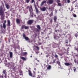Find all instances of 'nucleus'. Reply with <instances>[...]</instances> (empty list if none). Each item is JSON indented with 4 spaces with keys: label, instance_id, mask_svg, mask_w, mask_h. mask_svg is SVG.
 I'll return each mask as SVG.
<instances>
[{
    "label": "nucleus",
    "instance_id": "53",
    "mask_svg": "<svg viewBox=\"0 0 78 78\" xmlns=\"http://www.w3.org/2000/svg\"><path fill=\"white\" fill-rule=\"evenodd\" d=\"M4 11H5V9H4Z\"/></svg>",
    "mask_w": 78,
    "mask_h": 78
},
{
    "label": "nucleus",
    "instance_id": "14",
    "mask_svg": "<svg viewBox=\"0 0 78 78\" xmlns=\"http://www.w3.org/2000/svg\"><path fill=\"white\" fill-rule=\"evenodd\" d=\"M10 58H12V52H9Z\"/></svg>",
    "mask_w": 78,
    "mask_h": 78
},
{
    "label": "nucleus",
    "instance_id": "51",
    "mask_svg": "<svg viewBox=\"0 0 78 78\" xmlns=\"http://www.w3.org/2000/svg\"><path fill=\"white\" fill-rule=\"evenodd\" d=\"M47 62H48V59H47Z\"/></svg>",
    "mask_w": 78,
    "mask_h": 78
},
{
    "label": "nucleus",
    "instance_id": "37",
    "mask_svg": "<svg viewBox=\"0 0 78 78\" xmlns=\"http://www.w3.org/2000/svg\"><path fill=\"white\" fill-rule=\"evenodd\" d=\"M75 36L76 37H77V36H78V34H75Z\"/></svg>",
    "mask_w": 78,
    "mask_h": 78
},
{
    "label": "nucleus",
    "instance_id": "40",
    "mask_svg": "<svg viewBox=\"0 0 78 78\" xmlns=\"http://www.w3.org/2000/svg\"><path fill=\"white\" fill-rule=\"evenodd\" d=\"M20 63H21V64H23V61H22V60H21L20 61Z\"/></svg>",
    "mask_w": 78,
    "mask_h": 78
},
{
    "label": "nucleus",
    "instance_id": "3",
    "mask_svg": "<svg viewBox=\"0 0 78 78\" xmlns=\"http://www.w3.org/2000/svg\"><path fill=\"white\" fill-rule=\"evenodd\" d=\"M29 11L30 13V16L31 17H33V8H32L31 6H30V7L29 8Z\"/></svg>",
    "mask_w": 78,
    "mask_h": 78
},
{
    "label": "nucleus",
    "instance_id": "48",
    "mask_svg": "<svg viewBox=\"0 0 78 78\" xmlns=\"http://www.w3.org/2000/svg\"><path fill=\"white\" fill-rule=\"evenodd\" d=\"M75 50H77V51H78V48L76 49Z\"/></svg>",
    "mask_w": 78,
    "mask_h": 78
},
{
    "label": "nucleus",
    "instance_id": "22",
    "mask_svg": "<svg viewBox=\"0 0 78 78\" xmlns=\"http://www.w3.org/2000/svg\"><path fill=\"white\" fill-rule=\"evenodd\" d=\"M37 28L38 29H39V30H40V29H41V27H40V26L39 25H37Z\"/></svg>",
    "mask_w": 78,
    "mask_h": 78
},
{
    "label": "nucleus",
    "instance_id": "5",
    "mask_svg": "<svg viewBox=\"0 0 78 78\" xmlns=\"http://www.w3.org/2000/svg\"><path fill=\"white\" fill-rule=\"evenodd\" d=\"M35 48H37L38 51H36V49H34V51H35L37 55H38V53H39V48L38 46H36L35 47Z\"/></svg>",
    "mask_w": 78,
    "mask_h": 78
},
{
    "label": "nucleus",
    "instance_id": "33",
    "mask_svg": "<svg viewBox=\"0 0 78 78\" xmlns=\"http://www.w3.org/2000/svg\"><path fill=\"white\" fill-rule=\"evenodd\" d=\"M23 55H27V52H23Z\"/></svg>",
    "mask_w": 78,
    "mask_h": 78
},
{
    "label": "nucleus",
    "instance_id": "10",
    "mask_svg": "<svg viewBox=\"0 0 78 78\" xmlns=\"http://www.w3.org/2000/svg\"><path fill=\"white\" fill-rule=\"evenodd\" d=\"M65 65L66 66H71L72 65V63H69L65 62L64 63Z\"/></svg>",
    "mask_w": 78,
    "mask_h": 78
},
{
    "label": "nucleus",
    "instance_id": "60",
    "mask_svg": "<svg viewBox=\"0 0 78 78\" xmlns=\"http://www.w3.org/2000/svg\"><path fill=\"white\" fill-rule=\"evenodd\" d=\"M69 9H70V8H69Z\"/></svg>",
    "mask_w": 78,
    "mask_h": 78
},
{
    "label": "nucleus",
    "instance_id": "6",
    "mask_svg": "<svg viewBox=\"0 0 78 78\" xmlns=\"http://www.w3.org/2000/svg\"><path fill=\"white\" fill-rule=\"evenodd\" d=\"M28 71L29 72V75L30 76H31V77H36V76H35V75H32V73H31V71L30 70H28Z\"/></svg>",
    "mask_w": 78,
    "mask_h": 78
},
{
    "label": "nucleus",
    "instance_id": "31",
    "mask_svg": "<svg viewBox=\"0 0 78 78\" xmlns=\"http://www.w3.org/2000/svg\"><path fill=\"white\" fill-rule=\"evenodd\" d=\"M25 29H28V28H29V27H28V26H25Z\"/></svg>",
    "mask_w": 78,
    "mask_h": 78
},
{
    "label": "nucleus",
    "instance_id": "43",
    "mask_svg": "<svg viewBox=\"0 0 78 78\" xmlns=\"http://www.w3.org/2000/svg\"><path fill=\"white\" fill-rule=\"evenodd\" d=\"M67 2L68 3H70V0H68Z\"/></svg>",
    "mask_w": 78,
    "mask_h": 78
},
{
    "label": "nucleus",
    "instance_id": "64",
    "mask_svg": "<svg viewBox=\"0 0 78 78\" xmlns=\"http://www.w3.org/2000/svg\"><path fill=\"white\" fill-rule=\"evenodd\" d=\"M34 16H36V15H34Z\"/></svg>",
    "mask_w": 78,
    "mask_h": 78
},
{
    "label": "nucleus",
    "instance_id": "61",
    "mask_svg": "<svg viewBox=\"0 0 78 78\" xmlns=\"http://www.w3.org/2000/svg\"><path fill=\"white\" fill-rule=\"evenodd\" d=\"M47 49H48V48H47Z\"/></svg>",
    "mask_w": 78,
    "mask_h": 78
},
{
    "label": "nucleus",
    "instance_id": "27",
    "mask_svg": "<svg viewBox=\"0 0 78 78\" xmlns=\"http://www.w3.org/2000/svg\"><path fill=\"white\" fill-rule=\"evenodd\" d=\"M76 69V68H75V67H73V70L74 72H75Z\"/></svg>",
    "mask_w": 78,
    "mask_h": 78
},
{
    "label": "nucleus",
    "instance_id": "23",
    "mask_svg": "<svg viewBox=\"0 0 78 78\" xmlns=\"http://www.w3.org/2000/svg\"><path fill=\"white\" fill-rule=\"evenodd\" d=\"M5 6L7 9H9V5L8 4H6Z\"/></svg>",
    "mask_w": 78,
    "mask_h": 78
},
{
    "label": "nucleus",
    "instance_id": "2",
    "mask_svg": "<svg viewBox=\"0 0 78 78\" xmlns=\"http://www.w3.org/2000/svg\"><path fill=\"white\" fill-rule=\"evenodd\" d=\"M13 65H14V63H13V62H8L5 65V66L6 67H9V69L10 68H11V67H12Z\"/></svg>",
    "mask_w": 78,
    "mask_h": 78
},
{
    "label": "nucleus",
    "instance_id": "28",
    "mask_svg": "<svg viewBox=\"0 0 78 78\" xmlns=\"http://www.w3.org/2000/svg\"><path fill=\"white\" fill-rule=\"evenodd\" d=\"M58 6H62V5L61 3H58Z\"/></svg>",
    "mask_w": 78,
    "mask_h": 78
},
{
    "label": "nucleus",
    "instance_id": "58",
    "mask_svg": "<svg viewBox=\"0 0 78 78\" xmlns=\"http://www.w3.org/2000/svg\"><path fill=\"white\" fill-rule=\"evenodd\" d=\"M5 13H7V12H5Z\"/></svg>",
    "mask_w": 78,
    "mask_h": 78
},
{
    "label": "nucleus",
    "instance_id": "11",
    "mask_svg": "<svg viewBox=\"0 0 78 78\" xmlns=\"http://www.w3.org/2000/svg\"><path fill=\"white\" fill-rule=\"evenodd\" d=\"M7 25L9 27H10V26H11V23H10V20H7Z\"/></svg>",
    "mask_w": 78,
    "mask_h": 78
},
{
    "label": "nucleus",
    "instance_id": "55",
    "mask_svg": "<svg viewBox=\"0 0 78 78\" xmlns=\"http://www.w3.org/2000/svg\"><path fill=\"white\" fill-rule=\"evenodd\" d=\"M9 42H10V40H9Z\"/></svg>",
    "mask_w": 78,
    "mask_h": 78
},
{
    "label": "nucleus",
    "instance_id": "39",
    "mask_svg": "<svg viewBox=\"0 0 78 78\" xmlns=\"http://www.w3.org/2000/svg\"><path fill=\"white\" fill-rule=\"evenodd\" d=\"M73 10V8L72 7L71 9L70 10L71 11H72Z\"/></svg>",
    "mask_w": 78,
    "mask_h": 78
},
{
    "label": "nucleus",
    "instance_id": "50",
    "mask_svg": "<svg viewBox=\"0 0 78 78\" xmlns=\"http://www.w3.org/2000/svg\"><path fill=\"white\" fill-rule=\"evenodd\" d=\"M39 45H41V43H39Z\"/></svg>",
    "mask_w": 78,
    "mask_h": 78
},
{
    "label": "nucleus",
    "instance_id": "57",
    "mask_svg": "<svg viewBox=\"0 0 78 78\" xmlns=\"http://www.w3.org/2000/svg\"><path fill=\"white\" fill-rule=\"evenodd\" d=\"M71 41V40H69V42H70Z\"/></svg>",
    "mask_w": 78,
    "mask_h": 78
},
{
    "label": "nucleus",
    "instance_id": "25",
    "mask_svg": "<svg viewBox=\"0 0 78 78\" xmlns=\"http://www.w3.org/2000/svg\"><path fill=\"white\" fill-rule=\"evenodd\" d=\"M74 62H75L76 63H77L78 64V60L77 61H76V59H75L74 60Z\"/></svg>",
    "mask_w": 78,
    "mask_h": 78
},
{
    "label": "nucleus",
    "instance_id": "13",
    "mask_svg": "<svg viewBox=\"0 0 78 78\" xmlns=\"http://www.w3.org/2000/svg\"><path fill=\"white\" fill-rule=\"evenodd\" d=\"M35 9L36 10V12H37V13H39V12H40V11H39L38 9L36 7H35Z\"/></svg>",
    "mask_w": 78,
    "mask_h": 78
},
{
    "label": "nucleus",
    "instance_id": "34",
    "mask_svg": "<svg viewBox=\"0 0 78 78\" xmlns=\"http://www.w3.org/2000/svg\"><path fill=\"white\" fill-rule=\"evenodd\" d=\"M53 16V12H51V14L50 15V17H51Z\"/></svg>",
    "mask_w": 78,
    "mask_h": 78
},
{
    "label": "nucleus",
    "instance_id": "45",
    "mask_svg": "<svg viewBox=\"0 0 78 78\" xmlns=\"http://www.w3.org/2000/svg\"><path fill=\"white\" fill-rule=\"evenodd\" d=\"M52 19H51L50 20V22H51V23H52Z\"/></svg>",
    "mask_w": 78,
    "mask_h": 78
},
{
    "label": "nucleus",
    "instance_id": "21",
    "mask_svg": "<svg viewBox=\"0 0 78 78\" xmlns=\"http://www.w3.org/2000/svg\"><path fill=\"white\" fill-rule=\"evenodd\" d=\"M51 69V66H49L48 67H47L48 70H50Z\"/></svg>",
    "mask_w": 78,
    "mask_h": 78
},
{
    "label": "nucleus",
    "instance_id": "36",
    "mask_svg": "<svg viewBox=\"0 0 78 78\" xmlns=\"http://www.w3.org/2000/svg\"><path fill=\"white\" fill-rule=\"evenodd\" d=\"M34 2H35L34 0H31V3H34Z\"/></svg>",
    "mask_w": 78,
    "mask_h": 78
},
{
    "label": "nucleus",
    "instance_id": "35",
    "mask_svg": "<svg viewBox=\"0 0 78 78\" xmlns=\"http://www.w3.org/2000/svg\"><path fill=\"white\" fill-rule=\"evenodd\" d=\"M57 2L58 3H59L60 2V0H57Z\"/></svg>",
    "mask_w": 78,
    "mask_h": 78
},
{
    "label": "nucleus",
    "instance_id": "63",
    "mask_svg": "<svg viewBox=\"0 0 78 78\" xmlns=\"http://www.w3.org/2000/svg\"><path fill=\"white\" fill-rule=\"evenodd\" d=\"M20 20V21H22V20Z\"/></svg>",
    "mask_w": 78,
    "mask_h": 78
},
{
    "label": "nucleus",
    "instance_id": "16",
    "mask_svg": "<svg viewBox=\"0 0 78 78\" xmlns=\"http://www.w3.org/2000/svg\"><path fill=\"white\" fill-rule=\"evenodd\" d=\"M28 42H32V40L30 39H26V40Z\"/></svg>",
    "mask_w": 78,
    "mask_h": 78
},
{
    "label": "nucleus",
    "instance_id": "54",
    "mask_svg": "<svg viewBox=\"0 0 78 78\" xmlns=\"http://www.w3.org/2000/svg\"><path fill=\"white\" fill-rule=\"evenodd\" d=\"M37 61L38 62H39V60H37Z\"/></svg>",
    "mask_w": 78,
    "mask_h": 78
},
{
    "label": "nucleus",
    "instance_id": "30",
    "mask_svg": "<svg viewBox=\"0 0 78 78\" xmlns=\"http://www.w3.org/2000/svg\"><path fill=\"white\" fill-rule=\"evenodd\" d=\"M73 16L74 17H76V15L75 14L73 13Z\"/></svg>",
    "mask_w": 78,
    "mask_h": 78
},
{
    "label": "nucleus",
    "instance_id": "44",
    "mask_svg": "<svg viewBox=\"0 0 78 78\" xmlns=\"http://www.w3.org/2000/svg\"><path fill=\"white\" fill-rule=\"evenodd\" d=\"M30 8V6H27V9H29Z\"/></svg>",
    "mask_w": 78,
    "mask_h": 78
},
{
    "label": "nucleus",
    "instance_id": "32",
    "mask_svg": "<svg viewBox=\"0 0 78 78\" xmlns=\"http://www.w3.org/2000/svg\"><path fill=\"white\" fill-rule=\"evenodd\" d=\"M25 25H23L21 27V28H22V29H23V28H25Z\"/></svg>",
    "mask_w": 78,
    "mask_h": 78
},
{
    "label": "nucleus",
    "instance_id": "9",
    "mask_svg": "<svg viewBox=\"0 0 78 78\" xmlns=\"http://www.w3.org/2000/svg\"><path fill=\"white\" fill-rule=\"evenodd\" d=\"M23 37L25 38V39H28V37H26L25 34H23Z\"/></svg>",
    "mask_w": 78,
    "mask_h": 78
},
{
    "label": "nucleus",
    "instance_id": "20",
    "mask_svg": "<svg viewBox=\"0 0 78 78\" xmlns=\"http://www.w3.org/2000/svg\"><path fill=\"white\" fill-rule=\"evenodd\" d=\"M3 74H5V75H6V70H3Z\"/></svg>",
    "mask_w": 78,
    "mask_h": 78
},
{
    "label": "nucleus",
    "instance_id": "12",
    "mask_svg": "<svg viewBox=\"0 0 78 78\" xmlns=\"http://www.w3.org/2000/svg\"><path fill=\"white\" fill-rule=\"evenodd\" d=\"M41 10L42 11H45L46 10V8L45 7H44L41 8Z\"/></svg>",
    "mask_w": 78,
    "mask_h": 78
},
{
    "label": "nucleus",
    "instance_id": "41",
    "mask_svg": "<svg viewBox=\"0 0 78 78\" xmlns=\"http://www.w3.org/2000/svg\"><path fill=\"white\" fill-rule=\"evenodd\" d=\"M50 56V55H46V57H47V58H48V56Z\"/></svg>",
    "mask_w": 78,
    "mask_h": 78
},
{
    "label": "nucleus",
    "instance_id": "42",
    "mask_svg": "<svg viewBox=\"0 0 78 78\" xmlns=\"http://www.w3.org/2000/svg\"><path fill=\"white\" fill-rule=\"evenodd\" d=\"M0 27H1V28H3V26H2V24L0 25Z\"/></svg>",
    "mask_w": 78,
    "mask_h": 78
},
{
    "label": "nucleus",
    "instance_id": "7",
    "mask_svg": "<svg viewBox=\"0 0 78 78\" xmlns=\"http://www.w3.org/2000/svg\"><path fill=\"white\" fill-rule=\"evenodd\" d=\"M33 22V20H29L27 22L28 25H31Z\"/></svg>",
    "mask_w": 78,
    "mask_h": 78
},
{
    "label": "nucleus",
    "instance_id": "49",
    "mask_svg": "<svg viewBox=\"0 0 78 78\" xmlns=\"http://www.w3.org/2000/svg\"><path fill=\"white\" fill-rule=\"evenodd\" d=\"M55 60H53V63H55Z\"/></svg>",
    "mask_w": 78,
    "mask_h": 78
},
{
    "label": "nucleus",
    "instance_id": "38",
    "mask_svg": "<svg viewBox=\"0 0 78 78\" xmlns=\"http://www.w3.org/2000/svg\"><path fill=\"white\" fill-rule=\"evenodd\" d=\"M55 58H57L58 57V55H56L55 56Z\"/></svg>",
    "mask_w": 78,
    "mask_h": 78
},
{
    "label": "nucleus",
    "instance_id": "47",
    "mask_svg": "<svg viewBox=\"0 0 78 78\" xmlns=\"http://www.w3.org/2000/svg\"><path fill=\"white\" fill-rule=\"evenodd\" d=\"M17 48H20V46H18Z\"/></svg>",
    "mask_w": 78,
    "mask_h": 78
},
{
    "label": "nucleus",
    "instance_id": "46",
    "mask_svg": "<svg viewBox=\"0 0 78 78\" xmlns=\"http://www.w3.org/2000/svg\"><path fill=\"white\" fill-rule=\"evenodd\" d=\"M66 44H68V41L67 40L66 41Z\"/></svg>",
    "mask_w": 78,
    "mask_h": 78
},
{
    "label": "nucleus",
    "instance_id": "1",
    "mask_svg": "<svg viewBox=\"0 0 78 78\" xmlns=\"http://www.w3.org/2000/svg\"><path fill=\"white\" fill-rule=\"evenodd\" d=\"M3 9L1 7L0 8V15L1 17V19L2 20L5 19V12L3 11Z\"/></svg>",
    "mask_w": 78,
    "mask_h": 78
},
{
    "label": "nucleus",
    "instance_id": "62",
    "mask_svg": "<svg viewBox=\"0 0 78 78\" xmlns=\"http://www.w3.org/2000/svg\"><path fill=\"white\" fill-rule=\"evenodd\" d=\"M22 71H21V72H20V73H22Z\"/></svg>",
    "mask_w": 78,
    "mask_h": 78
},
{
    "label": "nucleus",
    "instance_id": "26",
    "mask_svg": "<svg viewBox=\"0 0 78 78\" xmlns=\"http://www.w3.org/2000/svg\"><path fill=\"white\" fill-rule=\"evenodd\" d=\"M57 44H55L54 46H53V48H56V47L57 46Z\"/></svg>",
    "mask_w": 78,
    "mask_h": 78
},
{
    "label": "nucleus",
    "instance_id": "52",
    "mask_svg": "<svg viewBox=\"0 0 78 78\" xmlns=\"http://www.w3.org/2000/svg\"><path fill=\"white\" fill-rule=\"evenodd\" d=\"M36 68H34V70H36Z\"/></svg>",
    "mask_w": 78,
    "mask_h": 78
},
{
    "label": "nucleus",
    "instance_id": "18",
    "mask_svg": "<svg viewBox=\"0 0 78 78\" xmlns=\"http://www.w3.org/2000/svg\"><path fill=\"white\" fill-rule=\"evenodd\" d=\"M56 19H57V17L56 16H54V20L55 22H56Z\"/></svg>",
    "mask_w": 78,
    "mask_h": 78
},
{
    "label": "nucleus",
    "instance_id": "15",
    "mask_svg": "<svg viewBox=\"0 0 78 78\" xmlns=\"http://www.w3.org/2000/svg\"><path fill=\"white\" fill-rule=\"evenodd\" d=\"M16 22L17 23H20V20L19 19H16Z\"/></svg>",
    "mask_w": 78,
    "mask_h": 78
},
{
    "label": "nucleus",
    "instance_id": "4",
    "mask_svg": "<svg viewBox=\"0 0 78 78\" xmlns=\"http://www.w3.org/2000/svg\"><path fill=\"white\" fill-rule=\"evenodd\" d=\"M6 20H5L4 21V23H3V28L5 30L4 31H5L6 30Z\"/></svg>",
    "mask_w": 78,
    "mask_h": 78
},
{
    "label": "nucleus",
    "instance_id": "29",
    "mask_svg": "<svg viewBox=\"0 0 78 78\" xmlns=\"http://www.w3.org/2000/svg\"><path fill=\"white\" fill-rule=\"evenodd\" d=\"M57 63L58 64V65L59 66H61V65L60 64V62H57Z\"/></svg>",
    "mask_w": 78,
    "mask_h": 78
},
{
    "label": "nucleus",
    "instance_id": "59",
    "mask_svg": "<svg viewBox=\"0 0 78 78\" xmlns=\"http://www.w3.org/2000/svg\"><path fill=\"white\" fill-rule=\"evenodd\" d=\"M35 59H36V60H37V59L36 58Z\"/></svg>",
    "mask_w": 78,
    "mask_h": 78
},
{
    "label": "nucleus",
    "instance_id": "24",
    "mask_svg": "<svg viewBox=\"0 0 78 78\" xmlns=\"http://www.w3.org/2000/svg\"><path fill=\"white\" fill-rule=\"evenodd\" d=\"M30 1V0H26V2L27 3H28Z\"/></svg>",
    "mask_w": 78,
    "mask_h": 78
},
{
    "label": "nucleus",
    "instance_id": "19",
    "mask_svg": "<svg viewBox=\"0 0 78 78\" xmlns=\"http://www.w3.org/2000/svg\"><path fill=\"white\" fill-rule=\"evenodd\" d=\"M21 59H22L23 61H26L27 60V59L23 57H21Z\"/></svg>",
    "mask_w": 78,
    "mask_h": 78
},
{
    "label": "nucleus",
    "instance_id": "17",
    "mask_svg": "<svg viewBox=\"0 0 78 78\" xmlns=\"http://www.w3.org/2000/svg\"><path fill=\"white\" fill-rule=\"evenodd\" d=\"M46 1H44L42 2L41 4V6H43V5H44V3H46Z\"/></svg>",
    "mask_w": 78,
    "mask_h": 78
},
{
    "label": "nucleus",
    "instance_id": "56",
    "mask_svg": "<svg viewBox=\"0 0 78 78\" xmlns=\"http://www.w3.org/2000/svg\"><path fill=\"white\" fill-rule=\"evenodd\" d=\"M30 58H32V56H30Z\"/></svg>",
    "mask_w": 78,
    "mask_h": 78
},
{
    "label": "nucleus",
    "instance_id": "8",
    "mask_svg": "<svg viewBox=\"0 0 78 78\" xmlns=\"http://www.w3.org/2000/svg\"><path fill=\"white\" fill-rule=\"evenodd\" d=\"M53 3V0H48V3L49 4H52Z\"/></svg>",
    "mask_w": 78,
    "mask_h": 78
}]
</instances>
